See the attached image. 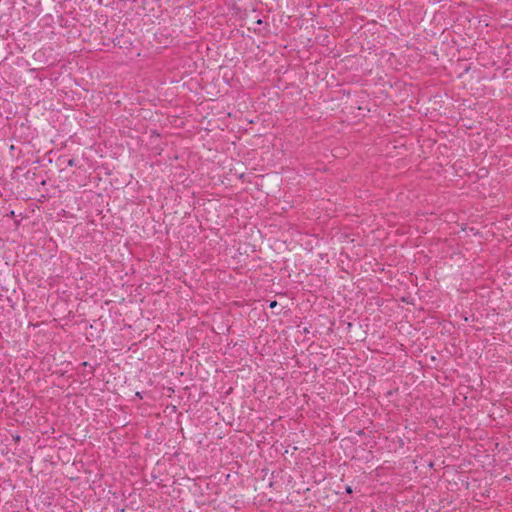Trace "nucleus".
I'll return each mask as SVG.
<instances>
[{"mask_svg": "<svg viewBox=\"0 0 512 512\" xmlns=\"http://www.w3.org/2000/svg\"><path fill=\"white\" fill-rule=\"evenodd\" d=\"M276 305H277V302H276V301H273V302H271V303H270V307H271V308L276 307Z\"/></svg>", "mask_w": 512, "mask_h": 512, "instance_id": "1", "label": "nucleus"}, {"mask_svg": "<svg viewBox=\"0 0 512 512\" xmlns=\"http://www.w3.org/2000/svg\"><path fill=\"white\" fill-rule=\"evenodd\" d=\"M346 491H347L348 493H351V492H352L351 487H349V486H348V487L346 488Z\"/></svg>", "mask_w": 512, "mask_h": 512, "instance_id": "2", "label": "nucleus"}]
</instances>
